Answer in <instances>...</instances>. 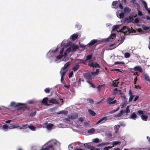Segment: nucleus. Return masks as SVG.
Returning a JSON list of instances; mask_svg holds the SVG:
<instances>
[{
    "instance_id": "32",
    "label": "nucleus",
    "mask_w": 150,
    "mask_h": 150,
    "mask_svg": "<svg viewBox=\"0 0 150 150\" xmlns=\"http://www.w3.org/2000/svg\"><path fill=\"white\" fill-rule=\"evenodd\" d=\"M95 131V130L93 128H91L88 131V133L90 134H92Z\"/></svg>"
},
{
    "instance_id": "13",
    "label": "nucleus",
    "mask_w": 150,
    "mask_h": 150,
    "mask_svg": "<svg viewBox=\"0 0 150 150\" xmlns=\"http://www.w3.org/2000/svg\"><path fill=\"white\" fill-rule=\"evenodd\" d=\"M108 101L109 104H114L116 103V100H113V99L111 98H109L108 99Z\"/></svg>"
},
{
    "instance_id": "56",
    "label": "nucleus",
    "mask_w": 150,
    "mask_h": 150,
    "mask_svg": "<svg viewBox=\"0 0 150 150\" xmlns=\"http://www.w3.org/2000/svg\"><path fill=\"white\" fill-rule=\"evenodd\" d=\"M115 64H124V63L123 62H115Z\"/></svg>"
},
{
    "instance_id": "38",
    "label": "nucleus",
    "mask_w": 150,
    "mask_h": 150,
    "mask_svg": "<svg viewBox=\"0 0 150 150\" xmlns=\"http://www.w3.org/2000/svg\"><path fill=\"white\" fill-rule=\"evenodd\" d=\"M134 69L135 70H138L140 72H142V69L139 66H136L134 67Z\"/></svg>"
},
{
    "instance_id": "27",
    "label": "nucleus",
    "mask_w": 150,
    "mask_h": 150,
    "mask_svg": "<svg viewBox=\"0 0 150 150\" xmlns=\"http://www.w3.org/2000/svg\"><path fill=\"white\" fill-rule=\"evenodd\" d=\"M2 129L4 130L5 131H7L8 129H9V127H8L7 125H4L1 126Z\"/></svg>"
},
{
    "instance_id": "35",
    "label": "nucleus",
    "mask_w": 150,
    "mask_h": 150,
    "mask_svg": "<svg viewBox=\"0 0 150 150\" xmlns=\"http://www.w3.org/2000/svg\"><path fill=\"white\" fill-rule=\"evenodd\" d=\"M120 25H117L113 26L112 28V31H113L117 29H118Z\"/></svg>"
},
{
    "instance_id": "21",
    "label": "nucleus",
    "mask_w": 150,
    "mask_h": 150,
    "mask_svg": "<svg viewBox=\"0 0 150 150\" xmlns=\"http://www.w3.org/2000/svg\"><path fill=\"white\" fill-rule=\"evenodd\" d=\"M137 117V115L135 113H133L132 114L130 115L129 118L130 119L135 120L136 119Z\"/></svg>"
},
{
    "instance_id": "28",
    "label": "nucleus",
    "mask_w": 150,
    "mask_h": 150,
    "mask_svg": "<svg viewBox=\"0 0 150 150\" xmlns=\"http://www.w3.org/2000/svg\"><path fill=\"white\" fill-rule=\"evenodd\" d=\"M118 80V79H117L116 80H115L112 81V86L114 87H117L118 84V82L117 81Z\"/></svg>"
},
{
    "instance_id": "64",
    "label": "nucleus",
    "mask_w": 150,
    "mask_h": 150,
    "mask_svg": "<svg viewBox=\"0 0 150 150\" xmlns=\"http://www.w3.org/2000/svg\"><path fill=\"white\" fill-rule=\"evenodd\" d=\"M91 150H99V149H96L94 147L92 146Z\"/></svg>"
},
{
    "instance_id": "34",
    "label": "nucleus",
    "mask_w": 150,
    "mask_h": 150,
    "mask_svg": "<svg viewBox=\"0 0 150 150\" xmlns=\"http://www.w3.org/2000/svg\"><path fill=\"white\" fill-rule=\"evenodd\" d=\"M141 117L142 120L144 121H146L148 118L147 116L143 115H141Z\"/></svg>"
},
{
    "instance_id": "60",
    "label": "nucleus",
    "mask_w": 150,
    "mask_h": 150,
    "mask_svg": "<svg viewBox=\"0 0 150 150\" xmlns=\"http://www.w3.org/2000/svg\"><path fill=\"white\" fill-rule=\"evenodd\" d=\"M88 65H89L91 67H93V63L91 62L90 60L89 61Z\"/></svg>"
},
{
    "instance_id": "2",
    "label": "nucleus",
    "mask_w": 150,
    "mask_h": 150,
    "mask_svg": "<svg viewBox=\"0 0 150 150\" xmlns=\"http://www.w3.org/2000/svg\"><path fill=\"white\" fill-rule=\"evenodd\" d=\"M49 143H50L51 144L47 146L46 148L42 149L41 150H49L50 149H53V144L57 145L58 146H59L60 145L59 142L55 140H51L47 143L46 144H47Z\"/></svg>"
},
{
    "instance_id": "11",
    "label": "nucleus",
    "mask_w": 150,
    "mask_h": 150,
    "mask_svg": "<svg viewBox=\"0 0 150 150\" xmlns=\"http://www.w3.org/2000/svg\"><path fill=\"white\" fill-rule=\"evenodd\" d=\"M49 102L50 103H52L55 104H59V103L54 98H51L49 100Z\"/></svg>"
},
{
    "instance_id": "49",
    "label": "nucleus",
    "mask_w": 150,
    "mask_h": 150,
    "mask_svg": "<svg viewBox=\"0 0 150 150\" xmlns=\"http://www.w3.org/2000/svg\"><path fill=\"white\" fill-rule=\"evenodd\" d=\"M93 142L95 143H98L99 142V139L98 138H96L93 139Z\"/></svg>"
},
{
    "instance_id": "26",
    "label": "nucleus",
    "mask_w": 150,
    "mask_h": 150,
    "mask_svg": "<svg viewBox=\"0 0 150 150\" xmlns=\"http://www.w3.org/2000/svg\"><path fill=\"white\" fill-rule=\"evenodd\" d=\"M86 82L88 83V84L89 85L90 87H93V88H94L95 87V85H94L93 83L91 81H90L89 80H87L86 81Z\"/></svg>"
},
{
    "instance_id": "15",
    "label": "nucleus",
    "mask_w": 150,
    "mask_h": 150,
    "mask_svg": "<svg viewBox=\"0 0 150 150\" xmlns=\"http://www.w3.org/2000/svg\"><path fill=\"white\" fill-rule=\"evenodd\" d=\"M141 1L142 4H143L145 9L147 11L148 13L150 14V10L148 8L146 3L143 0H142Z\"/></svg>"
},
{
    "instance_id": "62",
    "label": "nucleus",
    "mask_w": 150,
    "mask_h": 150,
    "mask_svg": "<svg viewBox=\"0 0 150 150\" xmlns=\"http://www.w3.org/2000/svg\"><path fill=\"white\" fill-rule=\"evenodd\" d=\"M134 22L136 23H138L139 21V19L137 18H136L134 20Z\"/></svg>"
},
{
    "instance_id": "36",
    "label": "nucleus",
    "mask_w": 150,
    "mask_h": 150,
    "mask_svg": "<svg viewBox=\"0 0 150 150\" xmlns=\"http://www.w3.org/2000/svg\"><path fill=\"white\" fill-rule=\"evenodd\" d=\"M130 105H128L126 108V109L125 110V112L126 113H129L130 112V110L129 109V108L130 107Z\"/></svg>"
},
{
    "instance_id": "3",
    "label": "nucleus",
    "mask_w": 150,
    "mask_h": 150,
    "mask_svg": "<svg viewBox=\"0 0 150 150\" xmlns=\"http://www.w3.org/2000/svg\"><path fill=\"white\" fill-rule=\"evenodd\" d=\"M120 32H122L124 35H127L129 33L131 32V30L129 28L126 26H124L121 29Z\"/></svg>"
},
{
    "instance_id": "17",
    "label": "nucleus",
    "mask_w": 150,
    "mask_h": 150,
    "mask_svg": "<svg viewBox=\"0 0 150 150\" xmlns=\"http://www.w3.org/2000/svg\"><path fill=\"white\" fill-rule=\"evenodd\" d=\"M85 119V117H80L76 120V122L79 124H81L84 121Z\"/></svg>"
},
{
    "instance_id": "16",
    "label": "nucleus",
    "mask_w": 150,
    "mask_h": 150,
    "mask_svg": "<svg viewBox=\"0 0 150 150\" xmlns=\"http://www.w3.org/2000/svg\"><path fill=\"white\" fill-rule=\"evenodd\" d=\"M78 36L79 35L77 33H75L71 35L70 38L72 40L74 41L77 38Z\"/></svg>"
},
{
    "instance_id": "47",
    "label": "nucleus",
    "mask_w": 150,
    "mask_h": 150,
    "mask_svg": "<svg viewBox=\"0 0 150 150\" xmlns=\"http://www.w3.org/2000/svg\"><path fill=\"white\" fill-rule=\"evenodd\" d=\"M28 126V125H22V127H21L20 126V127H19V129H23L24 128H26V127H26V126Z\"/></svg>"
},
{
    "instance_id": "54",
    "label": "nucleus",
    "mask_w": 150,
    "mask_h": 150,
    "mask_svg": "<svg viewBox=\"0 0 150 150\" xmlns=\"http://www.w3.org/2000/svg\"><path fill=\"white\" fill-rule=\"evenodd\" d=\"M102 143V146H105V145H106L109 144L110 143L109 142H104L102 143Z\"/></svg>"
},
{
    "instance_id": "44",
    "label": "nucleus",
    "mask_w": 150,
    "mask_h": 150,
    "mask_svg": "<svg viewBox=\"0 0 150 150\" xmlns=\"http://www.w3.org/2000/svg\"><path fill=\"white\" fill-rule=\"evenodd\" d=\"M92 57V55H88L87 56L86 59V61H88L89 60H90Z\"/></svg>"
},
{
    "instance_id": "10",
    "label": "nucleus",
    "mask_w": 150,
    "mask_h": 150,
    "mask_svg": "<svg viewBox=\"0 0 150 150\" xmlns=\"http://www.w3.org/2000/svg\"><path fill=\"white\" fill-rule=\"evenodd\" d=\"M107 117H104L100 119L98 122L96 123V124H98L99 123H103L105 122L106 121V119L107 118Z\"/></svg>"
},
{
    "instance_id": "46",
    "label": "nucleus",
    "mask_w": 150,
    "mask_h": 150,
    "mask_svg": "<svg viewBox=\"0 0 150 150\" xmlns=\"http://www.w3.org/2000/svg\"><path fill=\"white\" fill-rule=\"evenodd\" d=\"M142 28L144 30H147L149 29L150 28L144 25L143 26Z\"/></svg>"
},
{
    "instance_id": "22",
    "label": "nucleus",
    "mask_w": 150,
    "mask_h": 150,
    "mask_svg": "<svg viewBox=\"0 0 150 150\" xmlns=\"http://www.w3.org/2000/svg\"><path fill=\"white\" fill-rule=\"evenodd\" d=\"M120 125H116L114 126V129L115 131V133H116L118 132V130L120 128Z\"/></svg>"
},
{
    "instance_id": "45",
    "label": "nucleus",
    "mask_w": 150,
    "mask_h": 150,
    "mask_svg": "<svg viewBox=\"0 0 150 150\" xmlns=\"http://www.w3.org/2000/svg\"><path fill=\"white\" fill-rule=\"evenodd\" d=\"M125 57L126 58H129L130 56V54L128 52L125 53L124 54Z\"/></svg>"
},
{
    "instance_id": "14",
    "label": "nucleus",
    "mask_w": 150,
    "mask_h": 150,
    "mask_svg": "<svg viewBox=\"0 0 150 150\" xmlns=\"http://www.w3.org/2000/svg\"><path fill=\"white\" fill-rule=\"evenodd\" d=\"M66 72V71L65 70H62V69L61 70V71L60 72L61 76V81L62 83V81L64 80L63 77L65 75Z\"/></svg>"
},
{
    "instance_id": "30",
    "label": "nucleus",
    "mask_w": 150,
    "mask_h": 150,
    "mask_svg": "<svg viewBox=\"0 0 150 150\" xmlns=\"http://www.w3.org/2000/svg\"><path fill=\"white\" fill-rule=\"evenodd\" d=\"M131 11V9L128 7H126L124 9V11L125 13H129Z\"/></svg>"
},
{
    "instance_id": "48",
    "label": "nucleus",
    "mask_w": 150,
    "mask_h": 150,
    "mask_svg": "<svg viewBox=\"0 0 150 150\" xmlns=\"http://www.w3.org/2000/svg\"><path fill=\"white\" fill-rule=\"evenodd\" d=\"M50 91V88H46L45 90L44 91L46 93H49Z\"/></svg>"
},
{
    "instance_id": "52",
    "label": "nucleus",
    "mask_w": 150,
    "mask_h": 150,
    "mask_svg": "<svg viewBox=\"0 0 150 150\" xmlns=\"http://www.w3.org/2000/svg\"><path fill=\"white\" fill-rule=\"evenodd\" d=\"M75 27L76 28H78V29L79 30L81 28V26L79 23H77L76 24Z\"/></svg>"
},
{
    "instance_id": "9",
    "label": "nucleus",
    "mask_w": 150,
    "mask_h": 150,
    "mask_svg": "<svg viewBox=\"0 0 150 150\" xmlns=\"http://www.w3.org/2000/svg\"><path fill=\"white\" fill-rule=\"evenodd\" d=\"M98 40H91L90 42L86 45V46L89 47L90 46H92L95 43L98 42Z\"/></svg>"
},
{
    "instance_id": "31",
    "label": "nucleus",
    "mask_w": 150,
    "mask_h": 150,
    "mask_svg": "<svg viewBox=\"0 0 150 150\" xmlns=\"http://www.w3.org/2000/svg\"><path fill=\"white\" fill-rule=\"evenodd\" d=\"M79 65L78 64L76 65L72 68V69L74 71H76L79 69Z\"/></svg>"
},
{
    "instance_id": "59",
    "label": "nucleus",
    "mask_w": 150,
    "mask_h": 150,
    "mask_svg": "<svg viewBox=\"0 0 150 150\" xmlns=\"http://www.w3.org/2000/svg\"><path fill=\"white\" fill-rule=\"evenodd\" d=\"M73 74V71H71V72L69 75V78H71Z\"/></svg>"
},
{
    "instance_id": "23",
    "label": "nucleus",
    "mask_w": 150,
    "mask_h": 150,
    "mask_svg": "<svg viewBox=\"0 0 150 150\" xmlns=\"http://www.w3.org/2000/svg\"><path fill=\"white\" fill-rule=\"evenodd\" d=\"M116 36V34L115 33H112L110 35V36L109 37V38L107 39V41H108L110 39H113V38L115 37Z\"/></svg>"
},
{
    "instance_id": "63",
    "label": "nucleus",
    "mask_w": 150,
    "mask_h": 150,
    "mask_svg": "<svg viewBox=\"0 0 150 150\" xmlns=\"http://www.w3.org/2000/svg\"><path fill=\"white\" fill-rule=\"evenodd\" d=\"M36 111H35L32 113H31L30 115V116H34L36 115Z\"/></svg>"
},
{
    "instance_id": "7",
    "label": "nucleus",
    "mask_w": 150,
    "mask_h": 150,
    "mask_svg": "<svg viewBox=\"0 0 150 150\" xmlns=\"http://www.w3.org/2000/svg\"><path fill=\"white\" fill-rule=\"evenodd\" d=\"M19 127H20V126H19L18 124L17 123H13L10 125V126H9V129L18 128Z\"/></svg>"
},
{
    "instance_id": "51",
    "label": "nucleus",
    "mask_w": 150,
    "mask_h": 150,
    "mask_svg": "<svg viewBox=\"0 0 150 150\" xmlns=\"http://www.w3.org/2000/svg\"><path fill=\"white\" fill-rule=\"evenodd\" d=\"M104 85H99L97 87V89L98 90V91H99L100 89H101V88L103 87L104 86Z\"/></svg>"
},
{
    "instance_id": "58",
    "label": "nucleus",
    "mask_w": 150,
    "mask_h": 150,
    "mask_svg": "<svg viewBox=\"0 0 150 150\" xmlns=\"http://www.w3.org/2000/svg\"><path fill=\"white\" fill-rule=\"evenodd\" d=\"M125 39V37H122L121 38V39L120 41V44L122 43Z\"/></svg>"
},
{
    "instance_id": "50",
    "label": "nucleus",
    "mask_w": 150,
    "mask_h": 150,
    "mask_svg": "<svg viewBox=\"0 0 150 150\" xmlns=\"http://www.w3.org/2000/svg\"><path fill=\"white\" fill-rule=\"evenodd\" d=\"M95 67L100 68V66L97 63H95V64H93L92 67Z\"/></svg>"
},
{
    "instance_id": "40",
    "label": "nucleus",
    "mask_w": 150,
    "mask_h": 150,
    "mask_svg": "<svg viewBox=\"0 0 150 150\" xmlns=\"http://www.w3.org/2000/svg\"><path fill=\"white\" fill-rule=\"evenodd\" d=\"M28 127L31 130L35 131L36 130V128L33 125H30L28 126Z\"/></svg>"
},
{
    "instance_id": "61",
    "label": "nucleus",
    "mask_w": 150,
    "mask_h": 150,
    "mask_svg": "<svg viewBox=\"0 0 150 150\" xmlns=\"http://www.w3.org/2000/svg\"><path fill=\"white\" fill-rule=\"evenodd\" d=\"M137 113L139 115L141 114L142 115V114L143 113V111L141 110H139L137 111Z\"/></svg>"
},
{
    "instance_id": "12",
    "label": "nucleus",
    "mask_w": 150,
    "mask_h": 150,
    "mask_svg": "<svg viewBox=\"0 0 150 150\" xmlns=\"http://www.w3.org/2000/svg\"><path fill=\"white\" fill-rule=\"evenodd\" d=\"M48 101H49L48 98H45L43 99L42 101V102L45 105L48 106L50 105V104L47 103V102Z\"/></svg>"
},
{
    "instance_id": "29",
    "label": "nucleus",
    "mask_w": 150,
    "mask_h": 150,
    "mask_svg": "<svg viewBox=\"0 0 150 150\" xmlns=\"http://www.w3.org/2000/svg\"><path fill=\"white\" fill-rule=\"evenodd\" d=\"M116 15L117 17L120 18H123L124 17V13L122 12L119 14L118 13H116Z\"/></svg>"
},
{
    "instance_id": "25",
    "label": "nucleus",
    "mask_w": 150,
    "mask_h": 150,
    "mask_svg": "<svg viewBox=\"0 0 150 150\" xmlns=\"http://www.w3.org/2000/svg\"><path fill=\"white\" fill-rule=\"evenodd\" d=\"M124 111L123 110H120V112L117 114L115 115L114 117H118L121 116L123 114Z\"/></svg>"
},
{
    "instance_id": "18",
    "label": "nucleus",
    "mask_w": 150,
    "mask_h": 150,
    "mask_svg": "<svg viewBox=\"0 0 150 150\" xmlns=\"http://www.w3.org/2000/svg\"><path fill=\"white\" fill-rule=\"evenodd\" d=\"M143 75L144 77L145 80L148 81H150V78L147 74L143 73Z\"/></svg>"
},
{
    "instance_id": "55",
    "label": "nucleus",
    "mask_w": 150,
    "mask_h": 150,
    "mask_svg": "<svg viewBox=\"0 0 150 150\" xmlns=\"http://www.w3.org/2000/svg\"><path fill=\"white\" fill-rule=\"evenodd\" d=\"M81 81H83V80L81 79V78H80L78 82V85L79 86H80L81 85Z\"/></svg>"
},
{
    "instance_id": "39",
    "label": "nucleus",
    "mask_w": 150,
    "mask_h": 150,
    "mask_svg": "<svg viewBox=\"0 0 150 150\" xmlns=\"http://www.w3.org/2000/svg\"><path fill=\"white\" fill-rule=\"evenodd\" d=\"M68 113V112L67 111H64V110H62L59 111L58 112H57V114H64V115H66Z\"/></svg>"
},
{
    "instance_id": "20",
    "label": "nucleus",
    "mask_w": 150,
    "mask_h": 150,
    "mask_svg": "<svg viewBox=\"0 0 150 150\" xmlns=\"http://www.w3.org/2000/svg\"><path fill=\"white\" fill-rule=\"evenodd\" d=\"M121 93V91H120L117 90V88H115L114 91L112 93V94L114 95H117L120 94Z\"/></svg>"
},
{
    "instance_id": "4",
    "label": "nucleus",
    "mask_w": 150,
    "mask_h": 150,
    "mask_svg": "<svg viewBox=\"0 0 150 150\" xmlns=\"http://www.w3.org/2000/svg\"><path fill=\"white\" fill-rule=\"evenodd\" d=\"M25 105V104H23V103H16L15 102H11V103L10 106L14 107V108H16L18 106H22L23 107L24 106V105Z\"/></svg>"
},
{
    "instance_id": "1",
    "label": "nucleus",
    "mask_w": 150,
    "mask_h": 150,
    "mask_svg": "<svg viewBox=\"0 0 150 150\" xmlns=\"http://www.w3.org/2000/svg\"><path fill=\"white\" fill-rule=\"evenodd\" d=\"M79 47L78 45L72 44L64 51V48H62L59 52V55L57 56L55 59V62L58 63L61 61H67L70 57L69 53L76 51Z\"/></svg>"
},
{
    "instance_id": "42",
    "label": "nucleus",
    "mask_w": 150,
    "mask_h": 150,
    "mask_svg": "<svg viewBox=\"0 0 150 150\" xmlns=\"http://www.w3.org/2000/svg\"><path fill=\"white\" fill-rule=\"evenodd\" d=\"M120 142L119 141H114L112 142V144L113 145V146L115 145H116L119 143H120Z\"/></svg>"
},
{
    "instance_id": "6",
    "label": "nucleus",
    "mask_w": 150,
    "mask_h": 150,
    "mask_svg": "<svg viewBox=\"0 0 150 150\" xmlns=\"http://www.w3.org/2000/svg\"><path fill=\"white\" fill-rule=\"evenodd\" d=\"M84 76L86 79H88L92 80L94 78V77L92 76L91 74L90 73H86L84 74Z\"/></svg>"
},
{
    "instance_id": "43",
    "label": "nucleus",
    "mask_w": 150,
    "mask_h": 150,
    "mask_svg": "<svg viewBox=\"0 0 150 150\" xmlns=\"http://www.w3.org/2000/svg\"><path fill=\"white\" fill-rule=\"evenodd\" d=\"M84 145L87 148L90 149H91L92 147V146H91L89 145L88 144H84Z\"/></svg>"
},
{
    "instance_id": "8",
    "label": "nucleus",
    "mask_w": 150,
    "mask_h": 150,
    "mask_svg": "<svg viewBox=\"0 0 150 150\" xmlns=\"http://www.w3.org/2000/svg\"><path fill=\"white\" fill-rule=\"evenodd\" d=\"M78 117V115L77 114H71L68 115V117L71 120L76 119Z\"/></svg>"
},
{
    "instance_id": "41",
    "label": "nucleus",
    "mask_w": 150,
    "mask_h": 150,
    "mask_svg": "<svg viewBox=\"0 0 150 150\" xmlns=\"http://www.w3.org/2000/svg\"><path fill=\"white\" fill-rule=\"evenodd\" d=\"M119 109V107L117 108L116 110H111L108 112V113L110 114H112L114 113L115 112L117 111Z\"/></svg>"
},
{
    "instance_id": "57",
    "label": "nucleus",
    "mask_w": 150,
    "mask_h": 150,
    "mask_svg": "<svg viewBox=\"0 0 150 150\" xmlns=\"http://www.w3.org/2000/svg\"><path fill=\"white\" fill-rule=\"evenodd\" d=\"M112 146L105 147L104 148V149L105 150H108L109 149L111 148Z\"/></svg>"
},
{
    "instance_id": "19",
    "label": "nucleus",
    "mask_w": 150,
    "mask_h": 150,
    "mask_svg": "<svg viewBox=\"0 0 150 150\" xmlns=\"http://www.w3.org/2000/svg\"><path fill=\"white\" fill-rule=\"evenodd\" d=\"M99 70L98 69H97L96 70V72H91V74L92 76L95 77V76L97 75L99 73Z\"/></svg>"
},
{
    "instance_id": "5",
    "label": "nucleus",
    "mask_w": 150,
    "mask_h": 150,
    "mask_svg": "<svg viewBox=\"0 0 150 150\" xmlns=\"http://www.w3.org/2000/svg\"><path fill=\"white\" fill-rule=\"evenodd\" d=\"M57 48H56L54 50H50L47 53V57L48 58H50L52 57L54 55V53L57 51Z\"/></svg>"
},
{
    "instance_id": "33",
    "label": "nucleus",
    "mask_w": 150,
    "mask_h": 150,
    "mask_svg": "<svg viewBox=\"0 0 150 150\" xmlns=\"http://www.w3.org/2000/svg\"><path fill=\"white\" fill-rule=\"evenodd\" d=\"M53 126V125L52 124H49L48 125L47 127V129L49 130H51L52 129V127Z\"/></svg>"
},
{
    "instance_id": "24",
    "label": "nucleus",
    "mask_w": 150,
    "mask_h": 150,
    "mask_svg": "<svg viewBox=\"0 0 150 150\" xmlns=\"http://www.w3.org/2000/svg\"><path fill=\"white\" fill-rule=\"evenodd\" d=\"M70 65V64L69 63V62H67V63L66 64H65L64 67H62V70H65V69L67 68Z\"/></svg>"
},
{
    "instance_id": "37",
    "label": "nucleus",
    "mask_w": 150,
    "mask_h": 150,
    "mask_svg": "<svg viewBox=\"0 0 150 150\" xmlns=\"http://www.w3.org/2000/svg\"><path fill=\"white\" fill-rule=\"evenodd\" d=\"M88 112L90 114L93 116H95L96 115V113L94 112V111L91 109H89L88 110Z\"/></svg>"
},
{
    "instance_id": "53",
    "label": "nucleus",
    "mask_w": 150,
    "mask_h": 150,
    "mask_svg": "<svg viewBox=\"0 0 150 150\" xmlns=\"http://www.w3.org/2000/svg\"><path fill=\"white\" fill-rule=\"evenodd\" d=\"M116 3H117L116 1H114L113 2L112 4V5L113 6V7H112L113 8H115V6H116Z\"/></svg>"
}]
</instances>
